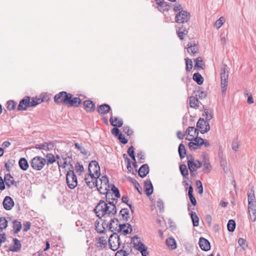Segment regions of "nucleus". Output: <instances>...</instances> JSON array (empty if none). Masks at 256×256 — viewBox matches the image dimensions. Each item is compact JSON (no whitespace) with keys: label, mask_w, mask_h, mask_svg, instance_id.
Here are the masks:
<instances>
[{"label":"nucleus","mask_w":256,"mask_h":256,"mask_svg":"<svg viewBox=\"0 0 256 256\" xmlns=\"http://www.w3.org/2000/svg\"><path fill=\"white\" fill-rule=\"evenodd\" d=\"M190 18V14L186 10H182L176 14V22L182 24V26L178 27V30H176L178 36L181 40H183L184 36L186 35L188 33V22Z\"/></svg>","instance_id":"nucleus-1"},{"label":"nucleus","mask_w":256,"mask_h":256,"mask_svg":"<svg viewBox=\"0 0 256 256\" xmlns=\"http://www.w3.org/2000/svg\"><path fill=\"white\" fill-rule=\"evenodd\" d=\"M94 211L100 218L107 216H113L116 213V208L114 206H108V204L103 200H101L98 204L94 209Z\"/></svg>","instance_id":"nucleus-2"},{"label":"nucleus","mask_w":256,"mask_h":256,"mask_svg":"<svg viewBox=\"0 0 256 256\" xmlns=\"http://www.w3.org/2000/svg\"><path fill=\"white\" fill-rule=\"evenodd\" d=\"M46 164V160L40 156H36L30 162V166L34 170H41Z\"/></svg>","instance_id":"nucleus-3"},{"label":"nucleus","mask_w":256,"mask_h":256,"mask_svg":"<svg viewBox=\"0 0 256 256\" xmlns=\"http://www.w3.org/2000/svg\"><path fill=\"white\" fill-rule=\"evenodd\" d=\"M228 71L226 64H224L220 69V79H221V88L222 92L224 94L226 92L228 78Z\"/></svg>","instance_id":"nucleus-4"},{"label":"nucleus","mask_w":256,"mask_h":256,"mask_svg":"<svg viewBox=\"0 0 256 256\" xmlns=\"http://www.w3.org/2000/svg\"><path fill=\"white\" fill-rule=\"evenodd\" d=\"M100 186H98V190L101 194H110V185L109 184L108 180L106 176H102L100 178Z\"/></svg>","instance_id":"nucleus-5"},{"label":"nucleus","mask_w":256,"mask_h":256,"mask_svg":"<svg viewBox=\"0 0 256 256\" xmlns=\"http://www.w3.org/2000/svg\"><path fill=\"white\" fill-rule=\"evenodd\" d=\"M108 244L112 250H116L120 245V236L116 233L112 234L109 238Z\"/></svg>","instance_id":"nucleus-6"},{"label":"nucleus","mask_w":256,"mask_h":256,"mask_svg":"<svg viewBox=\"0 0 256 256\" xmlns=\"http://www.w3.org/2000/svg\"><path fill=\"white\" fill-rule=\"evenodd\" d=\"M66 180L68 187L70 189L74 188L77 184V178L73 170L68 172L66 176Z\"/></svg>","instance_id":"nucleus-7"},{"label":"nucleus","mask_w":256,"mask_h":256,"mask_svg":"<svg viewBox=\"0 0 256 256\" xmlns=\"http://www.w3.org/2000/svg\"><path fill=\"white\" fill-rule=\"evenodd\" d=\"M89 174H94V176L97 177L100 176V168L98 162L96 160H92L88 164Z\"/></svg>","instance_id":"nucleus-8"},{"label":"nucleus","mask_w":256,"mask_h":256,"mask_svg":"<svg viewBox=\"0 0 256 256\" xmlns=\"http://www.w3.org/2000/svg\"><path fill=\"white\" fill-rule=\"evenodd\" d=\"M64 102L70 106L78 107L82 102L81 100L78 97H73V95L70 93L68 96L66 97Z\"/></svg>","instance_id":"nucleus-9"},{"label":"nucleus","mask_w":256,"mask_h":256,"mask_svg":"<svg viewBox=\"0 0 256 256\" xmlns=\"http://www.w3.org/2000/svg\"><path fill=\"white\" fill-rule=\"evenodd\" d=\"M98 177L94 176V174H88L85 176V182L88 188H92L95 186H98L97 178Z\"/></svg>","instance_id":"nucleus-10"},{"label":"nucleus","mask_w":256,"mask_h":256,"mask_svg":"<svg viewBox=\"0 0 256 256\" xmlns=\"http://www.w3.org/2000/svg\"><path fill=\"white\" fill-rule=\"evenodd\" d=\"M196 127L200 129L202 134H204L210 130L209 123L204 118H200L196 124Z\"/></svg>","instance_id":"nucleus-11"},{"label":"nucleus","mask_w":256,"mask_h":256,"mask_svg":"<svg viewBox=\"0 0 256 256\" xmlns=\"http://www.w3.org/2000/svg\"><path fill=\"white\" fill-rule=\"evenodd\" d=\"M4 182H5L8 188L11 186H14L18 188L19 186L20 182L18 181H15L14 178L10 174H7L4 175Z\"/></svg>","instance_id":"nucleus-12"},{"label":"nucleus","mask_w":256,"mask_h":256,"mask_svg":"<svg viewBox=\"0 0 256 256\" xmlns=\"http://www.w3.org/2000/svg\"><path fill=\"white\" fill-rule=\"evenodd\" d=\"M120 224L118 218H112L109 222L108 230L113 234L116 233L118 234V228Z\"/></svg>","instance_id":"nucleus-13"},{"label":"nucleus","mask_w":256,"mask_h":256,"mask_svg":"<svg viewBox=\"0 0 256 256\" xmlns=\"http://www.w3.org/2000/svg\"><path fill=\"white\" fill-rule=\"evenodd\" d=\"M248 211L251 220H256V202H248Z\"/></svg>","instance_id":"nucleus-14"},{"label":"nucleus","mask_w":256,"mask_h":256,"mask_svg":"<svg viewBox=\"0 0 256 256\" xmlns=\"http://www.w3.org/2000/svg\"><path fill=\"white\" fill-rule=\"evenodd\" d=\"M134 246L136 250L141 253L142 256H147L148 254L147 248L141 242L139 241L136 242H134Z\"/></svg>","instance_id":"nucleus-15"},{"label":"nucleus","mask_w":256,"mask_h":256,"mask_svg":"<svg viewBox=\"0 0 256 256\" xmlns=\"http://www.w3.org/2000/svg\"><path fill=\"white\" fill-rule=\"evenodd\" d=\"M69 94L70 93L64 91L59 92L54 98V102L57 104L62 103L66 104V102H64V100L66 97L68 96Z\"/></svg>","instance_id":"nucleus-16"},{"label":"nucleus","mask_w":256,"mask_h":256,"mask_svg":"<svg viewBox=\"0 0 256 256\" xmlns=\"http://www.w3.org/2000/svg\"><path fill=\"white\" fill-rule=\"evenodd\" d=\"M198 244L200 248L204 251L207 252L210 249V242L208 240L203 237L200 238Z\"/></svg>","instance_id":"nucleus-17"},{"label":"nucleus","mask_w":256,"mask_h":256,"mask_svg":"<svg viewBox=\"0 0 256 256\" xmlns=\"http://www.w3.org/2000/svg\"><path fill=\"white\" fill-rule=\"evenodd\" d=\"M2 204L6 210H10L14 206V202L10 196H6L3 200Z\"/></svg>","instance_id":"nucleus-18"},{"label":"nucleus","mask_w":256,"mask_h":256,"mask_svg":"<svg viewBox=\"0 0 256 256\" xmlns=\"http://www.w3.org/2000/svg\"><path fill=\"white\" fill-rule=\"evenodd\" d=\"M12 241L14 242V244L8 247L9 250L13 252L19 251L22 247L20 241L16 238H13Z\"/></svg>","instance_id":"nucleus-19"},{"label":"nucleus","mask_w":256,"mask_h":256,"mask_svg":"<svg viewBox=\"0 0 256 256\" xmlns=\"http://www.w3.org/2000/svg\"><path fill=\"white\" fill-rule=\"evenodd\" d=\"M29 97L26 96L20 102L18 106V110H25L28 107Z\"/></svg>","instance_id":"nucleus-20"},{"label":"nucleus","mask_w":256,"mask_h":256,"mask_svg":"<svg viewBox=\"0 0 256 256\" xmlns=\"http://www.w3.org/2000/svg\"><path fill=\"white\" fill-rule=\"evenodd\" d=\"M54 148V145L51 142H44L42 144H36L35 146V148L36 149H40L44 150L46 151L52 150Z\"/></svg>","instance_id":"nucleus-21"},{"label":"nucleus","mask_w":256,"mask_h":256,"mask_svg":"<svg viewBox=\"0 0 256 256\" xmlns=\"http://www.w3.org/2000/svg\"><path fill=\"white\" fill-rule=\"evenodd\" d=\"M132 230V226L129 224H121L118 228V232H122L124 234L131 233Z\"/></svg>","instance_id":"nucleus-22"},{"label":"nucleus","mask_w":256,"mask_h":256,"mask_svg":"<svg viewBox=\"0 0 256 256\" xmlns=\"http://www.w3.org/2000/svg\"><path fill=\"white\" fill-rule=\"evenodd\" d=\"M84 110L87 112H92L95 110V104L90 100H86L84 102Z\"/></svg>","instance_id":"nucleus-23"},{"label":"nucleus","mask_w":256,"mask_h":256,"mask_svg":"<svg viewBox=\"0 0 256 256\" xmlns=\"http://www.w3.org/2000/svg\"><path fill=\"white\" fill-rule=\"evenodd\" d=\"M111 108L108 104H102L98 106L97 112L100 114H106L110 112Z\"/></svg>","instance_id":"nucleus-24"},{"label":"nucleus","mask_w":256,"mask_h":256,"mask_svg":"<svg viewBox=\"0 0 256 256\" xmlns=\"http://www.w3.org/2000/svg\"><path fill=\"white\" fill-rule=\"evenodd\" d=\"M187 164L189 170H196L202 166V162L197 160L194 161H188Z\"/></svg>","instance_id":"nucleus-25"},{"label":"nucleus","mask_w":256,"mask_h":256,"mask_svg":"<svg viewBox=\"0 0 256 256\" xmlns=\"http://www.w3.org/2000/svg\"><path fill=\"white\" fill-rule=\"evenodd\" d=\"M186 50L188 52L191 56H194L198 52V47L192 43H188L187 45Z\"/></svg>","instance_id":"nucleus-26"},{"label":"nucleus","mask_w":256,"mask_h":256,"mask_svg":"<svg viewBox=\"0 0 256 256\" xmlns=\"http://www.w3.org/2000/svg\"><path fill=\"white\" fill-rule=\"evenodd\" d=\"M138 175L141 178L145 177L149 172V167L147 164H144L138 170Z\"/></svg>","instance_id":"nucleus-27"},{"label":"nucleus","mask_w":256,"mask_h":256,"mask_svg":"<svg viewBox=\"0 0 256 256\" xmlns=\"http://www.w3.org/2000/svg\"><path fill=\"white\" fill-rule=\"evenodd\" d=\"M144 189L146 194L149 196L153 192V186L150 180H147L144 182Z\"/></svg>","instance_id":"nucleus-28"},{"label":"nucleus","mask_w":256,"mask_h":256,"mask_svg":"<svg viewBox=\"0 0 256 256\" xmlns=\"http://www.w3.org/2000/svg\"><path fill=\"white\" fill-rule=\"evenodd\" d=\"M18 166L21 170L24 171H26L28 168V164L26 160L24 158H20L18 161Z\"/></svg>","instance_id":"nucleus-29"},{"label":"nucleus","mask_w":256,"mask_h":256,"mask_svg":"<svg viewBox=\"0 0 256 256\" xmlns=\"http://www.w3.org/2000/svg\"><path fill=\"white\" fill-rule=\"evenodd\" d=\"M110 122L111 125L115 127H121L123 124V122L122 120H118V118H115L114 120L112 116L110 119Z\"/></svg>","instance_id":"nucleus-30"},{"label":"nucleus","mask_w":256,"mask_h":256,"mask_svg":"<svg viewBox=\"0 0 256 256\" xmlns=\"http://www.w3.org/2000/svg\"><path fill=\"white\" fill-rule=\"evenodd\" d=\"M186 133L188 134V136L191 137H194L198 134V130L193 126H189L186 130Z\"/></svg>","instance_id":"nucleus-31"},{"label":"nucleus","mask_w":256,"mask_h":256,"mask_svg":"<svg viewBox=\"0 0 256 256\" xmlns=\"http://www.w3.org/2000/svg\"><path fill=\"white\" fill-rule=\"evenodd\" d=\"M167 246L171 250H174L176 248V244L175 240L172 238H168L166 240Z\"/></svg>","instance_id":"nucleus-32"},{"label":"nucleus","mask_w":256,"mask_h":256,"mask_svg":"<svg viewBox=\"0 0 256 256\" xmlns=\"http://www.w3.org/2000/svg\"><path fill=\"white\" fill-rule=\"evenodd\" d=\"M190 107L196 109L199 107V101L198 98L194 96H190Z\"/></svg>","instance_id":"nucleus-33"},{"label":"nucleus","mask_w":256,"mask_h":256,"mask_svg":"<svg viewBox=\"0 0 256 256\" xmlns=\"http://www.w3.org/2000/svg\"><path fill=\"white\" fill-rule=\"evenodd\" d=\"M248 202H256L254 190L253 188H250L248 192Z\"/></svg>","instance_id":"nucleus-34"},{"label":"nucleus","mask_w":256,"mask_h":256,"mask_svg":"<svg viewBox=\"0 0 256 256\" xmlns=\"http://www.w3.org/2000/svg\"><path fill=\"white\" fill-rule=\"evenodd\" d=\"M190 215L194 226H198L199 224V218L196 214L194 212L191 211Z\"/></svg>","instance_id":"nucleus-35"},{"label":"nucleus","mask_w":256,"mask_h":256,"mask_svg":"<svg viewBox=\"0 0 256 256\" xmlns=\"http://www.w3.org/2000/svg\"><path fill=\"white\" fill-rule=\"evenodd\" d=\"M180 170L182 175L185 178H188V172L186 166L185 164H182L180 166Z\"/></svg>","instance_id":"nucleus-36"},{"label":"nucleus","mask_w":256,"mask_h":256,"mask_svg":"<svg viewBox=\"0 0 256 256\" xmlns=\"http://www.w3.org/2000/svg\"><path fill=\"white\" fill-rule=\"evenodd\" d=\"M156 8L161 12L168 11L170 9V6L167 2L164 1L162 4L156 6Z\"/></svg>","instance_id":"nucleus-37"},{"label":"nucleus","mask_w":256,"mask_h":256,"mask_svg":"<svg viewBox=\"0 0 256 256\" xmlns=\"http://www.w3.org/2000/svg\"><path fill=\"white\" fill-rule=\"evenodd\" d=\"M46 164L48 166L50 164H52L56 162V158L54 156L51 154H47L46 156Z\"/></svg>","instance_id":"nucleus-38"},{"label":"nucleus","mask_w":256,"mask_h":256,"mask_svg":"<svg viewBox=\"0 0 256 256\" xmlns=\"http://www.w3.org/2000/svg\"><path fill=\"white\" fill-rule=\"evenodd\" d=\"M178 151L180 158H184L186 155V150L184 144H180L179 145Z\"/></svg>","instance_id":"nucleus-39"},{"label":"nucleus","mask_w":256,"mask_h":256,"mask_svg":"<svg viewBox=\"0 0 256 256\" xmlns=\"http://www.w3.org/2000/svg\"><path fill=\"white\" fill-rule=\"evenodd\" d=\"M193 80L198 84H202L204 82V78L198 72L194 74Z\"/></svg>","instance_id":"nucleus-40"},{"label":"nucleus","mask_w":256,"mask_h":256,"mask_svg":"<svg viewBox=\"0 0 256 256\" xmlns=\"http://www.w3.org/2000/svg\"><path fill=\"white\" fill-rule=\"evenodd\" d=\"M13 227L14 228V232L17 234L22 228V224L20 222L14 220L13 222Z\"/></svg>","instance_id":"nucleus-41"},{"label":"nucleus","mask_w":256,"mask_h":256,"mask_svg":"<svg viewBox=\"0 0 256 256\" xmlns=\"http://www.w3.org/2000/svg\"><path fill=\"white\" fill-rule=\"evenodd\" d=\"M228 230L230 232H233L236 228V222L234 220H230L227 224Z\"/></svg>","instance_id":"nucleus-42"},{"label":"nucleus","mask_w":256,"mask_h":256,"mask_svg":"<svg viewBox=\"0 0 256 256\" xmlns=\"http://www.w3.org/2000/svg\"><path fill=\"white\" fill-rule=\"evenodd\" d=\"M120 214L122 215L123 219L128 221L129 218V212L128 208H122L120 211Z\"/></svg>","instance_id":"nucleus-43"},{"label":"nucleus","mask_w":256,"mask_h":256,"mask_svg":"<svg viewBox=\"0 0 256 256\" xmlns=\"http://www.w3.org/2000/svg\"><path fill=\"white\" fill-rule=\"evenodd\" d=\"M75 148H77L82 154L83 155H86L88 154V150H86L81 144L78 143H75Z\"/></svg>","instance_id":"nucleus-44"},{"label":"nucleus","mask_w":256,"mask_h":256,"mask_svg":"<svg viewBox=\"0 0 256 256\" xmlns=\"http://www.w3.org/2000/svg\"><path fill=\"white\" fill-rule=\"evenodd\" d=\"M110 188H111L110 191L112 190V194H114L116 198H120V194L118 189L113 184L110 185Z\"/></svg>","instance_id":"nucleus-45"},{"label":"nucleus","mask_w":256,"mask_h":256,"mask_svg":"<svg viewBox=\"0 0 256 256\" xmlns=\"http://www.w3.org/2000/svg\"><path fill=\"white\" fill-rule=\"evenodd\" d=\"M6 105L7 108L9 110H12L16 108V104L14 100H10L7 102Z\"/></svg>","instance_id":"nucleus-46"},{"label":"nucleus","mask_w":256,"mask_h":256,"mask_svg":"<svg viewBox=\"0 0 256 256\" xmlns=\"http://www.w3.org/2000/svg\"><path fill=\"white\" fill-rule=\"evenodd\" d=\"M203 166H204V168H203L202 171L204 172L208 173L211 171L212 166L209 162H204Z\"/></svg>","instance_id":"nucleus-47"},{"label":"nucleus","mask_w":256,"mask_h":256,"mask_svg":"<svg viewBox=\"0 0 256 256\" xmlns=\"http://www.w3.org/2000/svg\"><path fill=\"white\" fill-rule=\"evenodd\" d=\"M204 112L206 116V118L207 122L208 120H210L212 118L213 114L211 110L208 109H204Z\"/></svg>","instance_id":"nucleus-48"},{"label":"nucleus","mask_w":256,"mask_h":256,"mask_svg":"<svg viewBox=\"0 0 256 256\" xmlns=\"http://www.w3.org/2000/svg\"><path fill=\"white\" fill-rule=\"evenodd\" d=\"M224 18L223 17L220 18L218 20H216L214 23V26L216 27L217 29L220 28L222 25L223 24L224 22Z\"/></svg>","instance_id":"nucleus-49"},{"label":"nucleus","mask_w":256,"mask_h":256,"mask_svg":"<svg viewBox=\"0 0 256 256\" xmlns=\"http://www.w3.org/2000/svg\"><path fill=\"white\" fill-rule=\"evenodd\" d=\"M195 68H202V60L201 57H198L195 60Z\"/></svg>","instance_id":"nucleus-50"},{"label":"nucleus","mask_w":256,"mask_h":256,"mask_svg":"<svg viewBox=\"0 0 256 256\" xmlns=\"http://www.w3.org/2000/svg\"><path fill=\"white\" fill-rule=\"evenodd\" d=\"M186 64V70L187 71H190L192 68V60L188 58H185Z\"/></svg>","instance_id":"nucleus-51"},{"label":"nucleus","mask_w":256,"mask_h":256,"mask_svg":"<svg viewBox=\"0 0 256 256\" xmlns=\"http://www.w3.org/2000/svg\"><path fill=\"white\" fill-rule=\"evenodd\" d=\"M239 142L238 138L234 139L232 142V148L236 152L238 150L239 148Z\"/></svg>","instance_id":"nucleus-52"},{"label":"nucleus","mask_w":256,"mask_h":256,"mask_svg":"<svg viewBox=\"0 0 256 256\" xmlns=\"http://www.w3.org/2000/svg\"><path fill=\"white\" fill-rule=\"evenodd\" d=\"M44 100H42L41 102H42ZM40 99H38V100L33 99L32 101H30V98H29L28 107L34 106L38 104H40Z\"/></svg>","instance_id":"nucleus-53"},{"label":"nucleus","mask_w":256,"mask_h":256,"mask_svg":"<svg viewBox=\"0 0 256 256\" xmlns=\"http://www.w3.org/2000/svg\"><path fill=\"white\" fill-rule=\"evenodd\" d=\"M10 145L9 142L6 141L2 143L1 147V156H2L4 153V150L8 148Z\"/></svg>","instance_id":"nucleus-54"},{"label":"nucleus","mask_w":256,"mask_h":256,"mask_svg":"<svg viewBox=\"0 0 256 256\" xmlns=\"http://www.w3.org/2000/svg\"><path fill=\"white\" fill-rule=\"evenodd\" d=\"M123 132L128 136H130L133 134L132 130L129 126H124L123 127Z\"/></svg>","instance_id":"nucleus-55"},{"label":"nucleus","mask_w":256,"mask_h":256,"mask_svg":"<svg viewBox=\"0 0 256 256\" xmlns=\"http://www.w3.org/2000/svg\"><path fill=\"white\" fill-rule=\"evenodd\" d=\"M194 142L197 145H198L200 147L202 146L204 139L198 137V136L196 138H194Z\"/></svg>","instance_id":"nucleus-56"},{"label":"nucleus","mask_w":256,"mask_h":256,"mask_svg":"<svg viewBox=\"0 0 256 256\" xmlns=\"http://www.w3.org/2000/svg\"><path fill=\"white\" fill-rule=\"evenodd\" d=\"M128 154L129 155V156L132 158L134 160L136 161L135 156L134 155V148L132 146H131L128 148Z\"/></svg>","instance_id":"nucleus-57"},{"label":"nucleus","mask_w":256,"mask_h":256,"mask_svg":"<svg viewBox=\"0 0 256 256\" xmlns=\"http://www.w3.org/2000/svg\"><path fill=\"white\" fill-rule=\"evenodd\" d=\"M196 185L198 189V192L200 194H202L203 192V187L201 182L200 180H197L196 182Z\"/></svg>","instance_id":"nucleus-58"},{"label":"nucleus","mask_w":256,"mask_h":256,"mask_svg":"<svg viewBox=\"0 0 256 256\" xmlns=\"http://www.w3.org/2000/svg\"><path fill=\"white\" fill-rule=\"evenodd\" d=\"M246 240L242 238H240L238 240V244L242 247L243 249H245L248 245L246 244Z\"/></svg>","instance_id":"nucleus-59"},{"label":"nucleus","mask_w":256,"mask_h":256,"mask_svg":"<svg viewBox=\"0 0 256 256\" xmlns=\"http://www.w3.org/2000/svg\"><path fill=\"white\" fill-rule=\"evenodd\" d=\"M188 147L191 150H196L198 149L200 147L196 144L194 142H190L188 143Z\"/></svg>","instance_id":"nucleus-60"},{"label":"nucleus","mask_w":256,"mask_h":256,"mask_svg":"<svg viewBox=\"0 0 256 256\" xmlns=\"http://www.w3.org/2000/svg\"><path fill=\"white\" fill-rule=\"evenodd\" d=\"M196 98L198 97L200 99L206 98V93L202 91H197L196 93Z\"/></svg>","instance_id":"nucleus-61"},{"label":"nucleus","mask_w":256,"mask_h":256,"mask_svg":"<svg viewBox=\"0 0 256 256\" xmlns=\"http://www.w3.org/2000/svg\"><path fill=\"white\" fill-rule=\"evenodd\" d=\"M76 170L78 172H82L84 170V166L77 162L75 165Z\"/></svg>","instance_id":"nucleus-62"},{"label":"nucleus","mask_w":256,"mask_h":256,"mask_svg":"<svg viewBox=\"0 0 256 256\" xmlns=\"http://www.w3.org/2000/svg\"><path fill=\"white\" fill-rule=\"evenodd\" d=\"M173 9L176 12H181L182 10H184L182 7V6L180 4H174Z\"/></svg>","instance_id":"nucleus-63"},{"label":"nucleus","mask_w":256,"mask_h":256,"mask_svg":"<svg viewBox=\"0 0 256 256\" xmlns=\"http://www.w3.org/2000/svg\"><path fill=\"white\" fill-rule=\"evenodd\" d=\"M115 256H128V254L126 251L120 250L116 253Z\"/></svg>","instance_id":"nucleus-64"}]
</instances>
